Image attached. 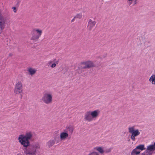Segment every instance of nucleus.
<instances>
[{
  "instance_id": "b1692460",
  "label": "nucleus",
  "mask_w": 155,
  "mask_h": 155,
  "mask_svg": "<svg viewBox=\"0 0 155 155\" xmlns=\"http://www.w3.org/2000/svg\"><path fill=\"white\" fill-rule=\"evenodd\" d=\"M16 155H22V153H18Z\"/></svg>"
},
{
  "instance_id": "5701e85b",
  "label": "nucleus",
  "mask_w": 155,
  "mask_h": 155,
  "mask_svg": "<svg viewBox=\"0 0 155 155\" xmlns=\"http://www.w3.org/2000/svg\"><path fill=\"white\" fill-rule=\"evenodd\" d=\"M137 0H135L134 2V5H135L137 4Z\"/></svg>"
},
{
  "instance_id": "4be33fe9",
  "label": "nucleus",
  "mask_w": 155,
  "mask_h": 155,
  "mask_svg": "<svg viewBox=\"0 0 155 155\" xmlns=\"http://www.w3.org/2000/svg\"><path fill=\"white\" fill-rule=\"evenodd\" d=\"M12 8L14 9V12H16V8L15 7H12Z\"/></svg>"
},
{
  "instance_id": "6ab92c4d",
  "label": "nucleus",
  "mask_w": 155,
  "mask_h": 155,
  "mask_svg": "<svg viewBox=\"0 0 155 155\" xmlns=\"http://www.w3.org/2000/svg\"><path fill=\"white\" fill-rule=\"evenodd\" d=\"M60 138L59 139H59L57 138V139H56L55 142L56 141L57 144H58L60 142Z\"/></svg>"
},
{
  "instance_id": "6e6552de",
  "label": "nucleus",
  "mask_w": 155,
  "mask_h": 155,
  "mask_svg": "<svg viewBox=\"0 0 155 155\" xmlns=\"http://www.w3.org/2000/svg\"><path fill=\"white\" fill-rule=\"evenodd\" d=\"M96 24V21L94 19H89L87 25V29L89 31L91 30L95 27Z\"/></svg>"
},
{
  "instance_id": "f3484780",
  "label": "nucleus",
  "mask_w": 155,
  "mask_h": 155,
  "mask_svg": "<svg viewBox=\"0 0 155 155\" xmlns=\"http://www.w3.org/2000/svg\"><path fill=\"white\" fill-rule=\"evenodd\" d=\"M97 150L101 153H104V151L101 147H98L96 149Z\"/></svg>"
},
{
  "instance_id": "412c9836",
  "label": "nucleus",
  "mask_w": 155,
  "mask_h": 155,
  "mask_svg": "<svg viewBox=\"0 0 155 155\" xmlns=\"http://www.w3.org/2000/svg\"><path fill=\"white\" fill-rule=\"evenodd\" d=\"M56 65L55 63H53L51 65V68H53L56 66Z\"/></svg>"
},
{
  "instance_id": "aec40b11",
  "label": "nucleus",
  "mask_w": 155,
  "mask_h": 155,
  "mask_svg": "<svg viewBox=\"0 0 155 155\" xmlns=\"http://www.w3.org/2000/svg\"><path fill=\"white\" fill-rule=\"evenodd\" d=\"M111 151V149H109L107 150H105V152L106 153H108L110 152Z\"/></svg>"
},
{
  "instance_id": "2eb2a0df",
  "label": "nucleus",
  "mask_w": 155,
  "mask_h": 155,
  "mask_svg": "<svg viewBox=\"0 0 155 155\" xmlns=\"http://www.w3.org/2000/svg\"><path fill=\"white\" fill-rule=\"evenodd\" d=\"M149 81H151L152 84H155V75H152L150 78Z\"/></svg>"
},
{
  "instance_id": "423d86ee",
  "label": "nucleus",
  "mask_w": 155,
  "mask_h": 155,
  "mask_svg": "<svg viewBox=\"0 0 155 155\" xmlns=\"http://www.w3.org/2000/svg\"><path fill=\"white\" fill-rule=\"evenodd\" d=\"M42 33V30L38 28H34L32 31V37L31 40L36 41L41 36Z\"/></svg>"
},
{
  "instance_id": "4468645a",
  "label": "nucleus",
  "mask_w": 155,
  "mask_h": 155,
  "mask_svg": "<svg viewBox=\"0 0 155 155\" xmlns=\"http://www.w3.org/2000/svg\"><path fill=\"white\" fill-rule=\"evenodd\" d=\"M140 151L137 150V149L136 148H135L132 151L131 154V155H137L139 154L140 153Z\"/></svg>"
},
{
  "instance_id": "7ed1b4c3",
  "label": "nucleus",
  "mask_w": 155,
  "mask_h": 155,
  "mask_svg": "<svg viewBox=\"0 0 155 155\" xmlns=\"http://www.w3.org/2000/svg\"><path fill=\"white\" fill-rule=\"evenodd\" d=\"M52 93L51 92L45 91L43 93L41 101L45 104H51L52 102Z\"/></svg>"
},
{
  "instance_id": "0eeeda50",
  "label": "nucleus",
  "mask_w": 155,
  "mask_h": 155,
  "mask_svg": "<svg viewBox=\"0 0 155 155\" xmlns=\"http://www.w3.org/2000/svg\"><path fill=\"white\" fill-rule=\"evenodd\" d=\"M129 132L131 134V138L133 141H135V137H137L140 134V132L138 129L134 130V127H130L128 128Z\"/></svg>"
},
{
  "instance_id": "ddd939ff",
  "label": "nucleus",
  "mask_w": 155,
  "mask_h": 155,
  "mask_svg": "<svg viewBox=\"0 0 155 155\" xmlns=\"http://www.w3.org/2000/svg\"><path fill=\"white\" fill-rule=\"evenodd\" d=\"M155 150V147L153 145H150L147 147L146 152L149 154L151 153L150 152Z\"/></svg>"
},
{
  "instance_id": "f8f14e48",
  "label": "nucleus",
  "mask_w": 155,
  "mask_h": 155,
  "mask_svg": "<svg viewBox=\"0 0 155 155\" xmlns=\"http://www.w3.org/2000/svg\"><path fill=\"white\" fill-rule=\"evenodd\" d=\"M27 71L28 74L32 76L36 73L37 70L36 69L33 68H29L28 69Z\"/></svg>"
},
{
  "instance_id": "dca6fc26",
  "label": "nucleus",
  "mask_w": 155,
  "mask_h": 155,
  "mask_svg": "<svg viewBox=\"0 0 155 155\" xmlns=\"http://www.w3.org/2000/svg\"><path fill=\"white\" fill-rule=\"evenodd\" d=\"M144 146L143 145H140L137 146L136 147V149H140L141 150H143L145 149V148L144 147Z\"/></svg>"
},
{
  "instance_id": "39448f33",
  "label": "nucleus",
  "mask_w": 155,
  "mask_h": 155,
  "mask_svg": "<svg viewBox=\"0 0 155 155\" xmlns=\"http://www.w3.org/2000/svg\"><path fill=\"white\" fill-rule=\"evenodd\" d=\"M14 93L17 95H20L21 97L23 94V85L21 81L17 82L15 85Z\"/></svg>"
},
{
  "instance_id": "393cba45",
  "label": "nucleus",
  "mask_w": 155,
  "mask_h": 155,
  "mask_svg": "<svg viewBox=\"0 0 155 155\" xmlns=\"http://www.w3.org/2000/svg\"><path fill=\"white\" fill-rule=\"evenodd\" d=\"M12 54L10 53L9 54V56H10L11 57V56H12Z\"/></svg>"
},
{
  "instance_id": "1a4fd4ad",
  "label": "nucleus",
  "mask_w": 155,
  "mask_h": 155,
  "mask_svg": "<svg viewBox=\"0 0 155 155\" xmlns=\"http://www.w3.org/2000/svg\"><path fill=\"white\" fill-rule=\"evenodd\" d=\"M69 137L70 138L71 137L70 136L68 133L66 131H65V130H64V131L60 133V138L61 140H64Z\"/></svg>"
},
{
  "instance_id": "9d476101",
  "label": "nucleus",
  "mask_w": 155,
  "mask_h": 155,
  "mask_svg": "<svg viewBox=\"0 0 155 155\" xmlns=\"http://www.w3.org/2000/svg\"><path fill=\"white\" fill-rule=\"evenodd\" d=\"M59 139V137L55 136L54 139L50 140L47 143L46 145L49 148H50L53 146L55 143V140L56 139Z\"/></svg>"
},
{
  "instance_id": "f03ea898",
  "label": "nucleus",
  "mask_w": 155,
  "mask_h": 155,
  "mask_svg": "<svg viewBox=\"0 0 155 155\" xmlns=\"http://www.w3.org/2000/svg\"><path fill=\"white\" fill-rule=\"evenodd\" d=\"M100 111L98 110H93L87 111L84 115V120L85 122H89L96 119L98 116Z\"/></svg>"
},
{
  "instance_id": "9b49d317",
  "label": "nucleus",
  "mask_w": 155,
  "mask_h": 155,
  "mask_svg": "<svg viewBox=\"0 0 155 155\" xmlns=\"http://www.w3.org/2000/svg\"><path fill=\"white\" fill-rule=\"evenodd\" d=\"M74 130V126L69 125L68 127H67L66 129L64 130L68 132L70 135V136L71 137V136L73 133Z\"/></svg>"
},
{
  "instance_id": "a211bd4d",
  "label": "nucleus",
  "mask_w": 155,
  "mask_h": 155,
  "mask_svg": "<svg viewBox=\"0 0 155 155\" xmlns=\"http://www.w3.org/2000/svg\"><path fill=\"white\" fill-rule=\"evenodd\" d=\"M82 17V15L81 14H77L76 16H75L74 17V18H81Z\"/></svg>"
},
{
  "instance_id": "20e7f679",
  "label": "nucleus",
  "mask_w": 155,
  "mask_h": 155,
  "mask_svg": "<svg viewBox=\"0 0 155 155\" xmlns=\"http://www.w3.org/2000/svg\"><path fill=\"white\" fill-rule=\"evenodd\" d=\"M96 66V64L93 61H87L81 62L78 68L79 69H89Z\"/></svg>"
},
{
  "instance_id": "a878e982",
  "label": "nucleus",
  "mask_w": 155,
  "mask_h": 155,
  "mask_svg": "<svg viewBox=\"0 0 155 155\" xmlns=\"http://www.w3.org/2000/svg\"><path fill=\"white\" fill-rule=\"evenodd\" d=\"M75 19V18H74L72 20H71V21L72 22H73V21H74Z\"/></svg>"
},
{
  "instance_id": "bb28decb",
  "label": "nucleus",
  "mask_w": 155,
  "mask_h": 155,
  "mask_svg": "<svg viewBox=\"0 0 155 155\" xmlns=\"http://www.w3.org/2000/svg\"><path fill=\"white\" fill-rule=\"evenodd\" d=\"M145 155V154L143 153L142 155Z\"/></svg>"
},
{
  "instance_id": "f257e3e1",
  "label": "nucleus",
  "mask_w": 155,
  "mask_h": 155,
  "mask_svg": "<svg viewBox=\"0 0 155 155\" xmlns=\"http://www.w3.org/2000/svg\"><path fill=\"white\" fill-rule=\"evenodd\" d=\"M33 133L29 131L27 132L25 135L21 134L18 136V140L19 142L26 148L24 150V155H36L41 149L40 144L36 143L30 144L29 141L33 138Z\"/></svg>"
},
{
  "instance_id": "cd10ccee",
  "label": "nucleus",
  "mask_w": 155,
  "mask_h": 155,
  "mask_svg": "<svg viewBox=\"0 0 155 155\" xmlns=\"http://www.w3.org/2000/svg\"><path fill=\"white\" fill-rule=\"evenodd\" d=\"M131 4V3H130V4Z\"/></svg>"
}]
</instances>
